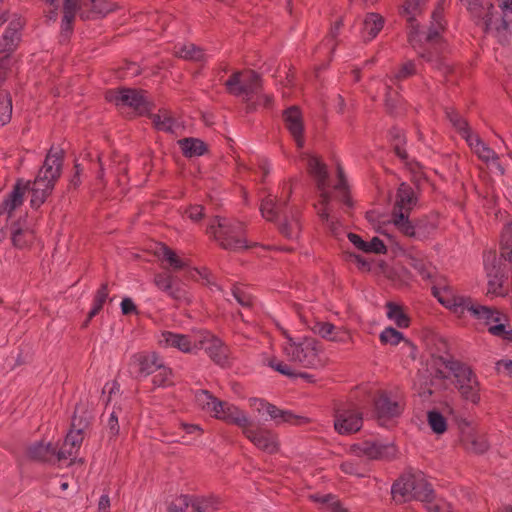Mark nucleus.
Returning a JSON list of instances; mask_svg holds the SVG:
<instances>
[{"label":"nucleus","mask_w":512,"mask_h":512,"mask_svg":"<svg viewBox=\"0 0 512 512\" xmlns=\"http://www.w3.org/2000/svg\"><path fill=\"white\" fill-rule=\"evenodd\" d=\"M64 151L52 146L39 169L34 181H30L28 190L31 193L30 205L38 209L51 195L56 182L61 176Z\"/></svg>","instance_id":"obj_1"},{"label":"nucleus","mask_w":512,"mask_h":512,"mask_svg":"<svg viewBox=\"0 0 512 512\" xmlns=\"http://www.w3.org/2000/svg\"><path fill=\"white\" fill-rule=\"evenodd\" d=\"M432 293L441 305L458 316L468 311L486 326L491 324L494 317H497L498 310L474 303L470 297L458 294L451 286H435Z\"/></svg>","instance_id":"obj_2"},{"label":"nucleus","mask_w":512,"mask_h":512,"mask_svg":"<svg viewBox=\"0 0 512 512\" xmlns=\"http://www.w3.org/2000/svg\"><path fill=\"white\" fill-rule=\"evenodd\" d=\"M433 488L421 471H407L403 473L392 485L391 494L396 503H405L411 500H428Z\"/></svg>","instance_id":"obj_3"},{"label":"nucleus","mask_w":512,"mask_h":512,"mask_svg":"<svg viewBox=\"0 0 512 512\" xmlns=\"http://www.w3.org/2000/svg\"><path fill=\"white\" fill-rule=\"evenodd\" d=\"M117 9V5L108 0H89V2L79 3V0H64L62 33L72 32L73 22L77 11L83 20L103 18L110 12Z\"/></svg>","instance_id":"obj_4"},{"label":"nucleus","mask_w":512,"mask_h":512,"mask_svg":"<svg viewBox=\"0 0 512 512\" xmlns=\"http://www.w3.org/2000/svg\"><path fill=\"white\" fill-rule=\"evenodd\" d=\"M287 342L283 346V352L287 359L303 368H317L322 365V347L318 340L312 337H303L294 340L284 331Z\"/></svg>","instance_id":"obj_5"},{"label":"nucleus","mask_w":512,"mask_h":512,"mask_svg":"<svg viewBox=\"0 0 512 512\" xmlns=\"http://www.w3.org/2000/svg\"><path fill=\"white\" fill-rule=\"evenodd\" d=\"M207 233L226 250L238 251L251 247L245 236V225L237 220L216 217L208 226Z\"/></svg>","instance_id":"obj_6"},{"label":"nucleus","mask_w":512,"mask_h":512,"mask_svg":"<svg viewBox=\"0 0 512 512\" xmlns=\"http://www.w3.org/2000/svg\"><path fill=\"white\" fill-rule=\"evenodd\" d=\"M238 426L245 438H247L257 449L267 453L276 454L280 450L278 434L268 428L257 426L248 417L246 412L240 410L232 423Z\"/></svg>","instance_id":"obj_7"},{"label":"nucleus","mask_w":512,"mask_h":512,"mask_svg":"<svg viewBox=\"0 0 512 512\" xmlns=\"http://www.w3.org/2000/svg\"><path fill=\"white\" fill-rule=\"evenodd\" d=\"M444 365L454 377V385L460 397L473 405H479L481 402V384L474 371L468 365L457 360H447Z\"/></svg>","instance_id":"obj_8"},{"label":"nucleus","mask_w":512,"mask_h":512,"mask_svg":"<svg viewBox=\"0 0 512 512\" xmlns=\"http://www.w3.org/2000/svg\"><path fill=\"white\" fill-rule=\"evenodd\" d=\"M195 402L200 409L209 413L216 419L232 424L240 412V408L226 401L219 400L207 390L195 393Z\"/></svg>","instance_id":"obj_9"},{"label":"nucleus","mask_w":512,"mask_h":512,"mask_svg":"<svg viewBox=\"0 0 512 512\" xmlns=\"http://www.w3.org/2000/svg\"><path fill=\"white\" fill-rule=\"evenodd\" d=\"M106 99L119 108H131L136 114L144 115L151 111V103L142 90L132 88L112 89L106 92Z\"/></svg>","instance_id":"obj_10"},{"label":"nucleus","mask_w":512,"mask_h":512,"mask_svg":"<svg viewBox=\"0 0 512 512\" xmlns=\"http://www.w3.org/2000/svg\"><path fill=\"white\" fill-rule=\"evenodd\" d=\"M225 86L230 94L249 101L261 88V79L255 71H238L229 77Z\"/></svg>","instance_id":"obj_11"},{"label":"nucleus","mask_w":512,"mask_h":512,"mask_svg":"<svg viewBox=\"0 0 512 512\" xmlns=\"http://www.w3.org/2000/svg\"><path fill=\"white\" fill-rule=\"evenodd\" d=\"M405 406V398L398 392L381 391L374 400L375 413L379 421L399 417Z\"/></svg>","instance_id":"obj_12"},{"label":"nucleus","mask_w":512,"mask_h":512,"mask_svg":"<svg viewBox=\"0 0 512 512\" xmlns=\"http://www.w3.org/2000/svg\"><path fill=\"white\" fill-rule=\"evenodd\" d=\"M251 405L255 407L258 413L264 411L275 424H290L294 426H303L310 423V419L303 415H297L291 410H283L263 399H252Z\"/></svg>","instance_id":"obj_13"},{"label":"nucleus","mask_w":512,"mask_h":512,"mask_svg":"<svg viewBox=\"0 0 512 512\" xmlns=\"http://www.w3.org/2000/svg\"><path fill=\"white\" fill-rule=\"evenodd\" d=\"M163 358L154 351H141L130 358L129 367L136 379H144L161 367Z\"/></svg>","instance_id":"obj_14"},{"label":"nucleus","mask_w":512,"mask_h":512,"mask_svg":"<svg viewBox=\"0 0 512 512\" xmlns=\"http://www.w3.org/2000/svg\"><path fill=\"white\" fill-rule=\"evenodd\" d=\"M363 424L362 412L355 406L341 408L336 411L334 428L341 435L359 431Z\"/></svg>","instance_id":"obj_15"},{"label":"nucleus","mask_w":512,"mask_h":512,"mask_svg":"<svg viewBox=\"0 0 512 512\" xmlns=\"http://www.w3.org/2000/svg\"><path fill=\"white\" fill-rule=\"evenodd\" d=\"M76 421L77 417L74 415L72 419V428L68 432L62 447L57 452L58 460L70 459L72 461L79 452V449L84 439L83 429L86 427L87 424L85 423L83 426H81L82 421L80 420L79 424H77Z\"/></svg>","instance_id":"obj_16"},{"label":"nucleus","mask_w":512,"mask_h":512,"mask_svg":"<svg viewBox=\"0 0 512 512\" xmlns=\"http://www.w3.org/2000/svg\"><path fill=\"white\" fill-rule=\"evenodd\" d=\"M485 270L487 276L486 296L490 298L506 296L509 290L503 269L495 263H485Z\"/></svg>","instance_id":"obj_17"},{"label":"nucleus","mask_w":512,"mask_h":512,"mask_svg":"<svg viewBox=\"0 0 512 512\" xmlns=\"http://www.w3.org/2000/svg\"><path fill=\"white\" fill-rule=\"evenodd\" d=\"M310 175L315 179L317 188L320 191V205H328L331 199L328 187L327 166L318 157L310 156L307 163Z\"/></svg>","instance_id":"obj_18"},{"label":"nucleus","mask_w":512,"mask_h":512,"mask_svg":"<svg viewBox=\"0 0 512 512\" xmlns=\"http://www.w3.org/2000/svg\"><path fill=\"white\" fill-rule=\"evenodd\" d=\"M200 349H204L209 355L211 360L218 365H225L228 362V347L222 342L221 339L204 333L199 339Z\"/></svg>","instance_id":"obj_19"},{"label":"nucleus","mask_w":512,"mask_h":512,"mask_svg":"<svg viewBox=\"0 0 512 512\" xmlns=\"http://www.w3.org/2000/svg\"><path fill=\"white\" fill-rule=\"evenodd\" d=\"M30 181L19 179L16 181L11 192H9L0 204V215L7 214L12 217L13 212L21 207L24 202V196L28 191Z\"/></svg>","instance_id":"obj_20"},{"label":"nucleus","mask_w":512,"mask_h":512,"mask_svg":"<svg viewBox=\"0 0 512 512\" xmlns=\"http://www.w3.org/2000/svg\"><path fill=\"white\" fill-rule=\"evenodd\" d=\"M24 26V20L14 15L8 23V26L0 39V53L10 54L18 46L21 39V30Z\"/></svg>","instance_id":"obj_21"},{"label":"nucleus","mask_w":512,"mask_h":512,"mask_svg":"<svg viewBox=\"0 0 512 512\" xmlns=\"http://www.w3.org/2000/svg\"><path fill=\"white\" fill-rule=\"evenodd\" d=\"M159 344L165 347L177 348L183 353H192L200 349L199 340H192L188 335L171 331L162 332Z\"/></svg>","instance_id":"obj_22"},{"label":"nucleus","mask_w":512,"mask_h":512,"mask_svg":"<svg viewBox=\"0 0 512 512\" xmlns=\"http://www.w3.org/2000/svg\"><path fill=\"white\" fill-rule=\"evenodd\" d=\"M311 330L328 341L344 344L352 341V336L347 330L342 327H336L330 322L315 321L311 326Z\"/></svg>","instance_id":"obj_23"},{"label":"nucleus","mask_w":512,"mask_h":512,"mask_svg":"<svg viewBox=\"0 0 512 512\" xmlns=\"http://www.w3.org/2000/svg\"><path fill=\"white\" fill-rule=\"evenodd\" d=\"M12 245L18 249L28 248L35 240L33 230L28 226L26 217L19 218L10 225Z\"/></svg>","instance_id":"obj_24"},{"label":"nucleus","mask_w":512,"mask_h":512,"mask_svg":"<svg viewBox=\"0 0 512 512\" xmlns=\"http://www.w3.org/2000/svg\"><path fill=\"white\" fill-rule=\"evenodd\" d=\"M283 119L287 130L294 138L298 148L304 146V125L302 120V114L298 107L292 106L286 109L283 113Z\"/></svg>","instance_id":"obj_25"},{"label":"nucleus","mask_w":512,"mask_h":512,"mask_svg":"<svg viewBox=\"0 0 512 512\" xmlns=\"http://www.w3.org/2000/svg\"><path fill=\"white\" fill-rule=\"evenodd\" d=\"M355 455L366 457L371 460H379L387 458L394 453V447L391 445H383L378 442L364 441L352 447Z\"/></svg>","instance_id":"obj_26"},{"label":"nucleus","mask_w":512,"mask_h":512,"mask_svg":"<svg viewBox=\"0 0 512 512\" xmlns=\"http://www.w3.org/2000/svg\"><path fill=\"white\" fill-rule=\"evenodd\" d=\"M416 204L414 189L406 183H401L397 189L392 214H410Z\"/></svg>","instance_id":"obj_27"},{"label":"nucleus","mask_w":512,"mask_h":512,"mask_svg":"<svg viewBox=\"0 0 512 512\" xmlns=\"http://www.w3.org/2000/svg\"><path fill=\"white\" fill-rule=\"evenodd\" d=\"M445 0H441L444 2ZM442 3H439L438 7L432 14V23L427 32H423V36L427 42H436L440 38L441 32L444 30L443 17H442ZM422 33L415 31L410 34L409 41L414 44L416 36H421Z\"/></svg>","instance_id":"obj_28"},{"label":"nucleus","mask_w":512,"mask_h":512,"mask_svg":"<svg viewBox=\"0 0 512 512\" xmlns=\"http://www.w3.org/2000/svg\"><path fill=\"white\" fill-rule=\"evenodd\" d=\"M291 193L292 187L289 185L287 187V195L285 198L281 197L278 200L272 195H269L265 199H263L260 205V211L262 216L268 221H274L278 217L279 213L282 211V208L287 204Z\"/></svg>","instance_id":"obj_29"},{"label":"nucleus","mask_w":512,"mask_h":512,"mask_svg":"<svg viewBox=\"0 0 512 512\" xmlns=\"http://www.w3.org/2000/svg\"><path fill=\"white\" fill-rule=\"evenodd\" d=\"M465 141L473 153L482 162L488 164L498 161L499 157L497 153L492 148H490L478 134L473 133L471 136H468V139Z\"/></svg>","instance_id":"obj_30"},{"label":"nucleus","mask_w":512,"mask_h":512,"mask_svg":"<svg viewBox=\"0 0 512 512\" xmlns=\"http://www.w3.org/2000/svg\"><path fill=\"white\" fill-rule=\"evenodd\" d=\"M476 23L481 25L485 32H501L509 29L512 25V18L506 17L503 13L495 14L494 9H488L487 16L480 18Z\"/></svg>","instance_id":"obj_31"},{"label":"nucleus","mask_w":512,"mask_h":512,"mask_svg":"<svg viewBox=\"0 0 512 512\" xmlns=\"http://www.w3.org/2000/svg\"><path fill=\"white\" fill-rule=\"evenodd\" d=\"M299 214L297 208H291L289 216H285L284 221L279 225L280 233L288 239H297L300 235Z\"/></svg>","instance_id":"obj_32"},{"label":"nucleus","mask_w":512,"mask_h":512,"mask_svg":"<svg viewBox=\"0 0 512 512\" xmlns=\"http://www.w3.org/2000/svg\"><path fill=\"white\" fill-rule=\"evenodd\" d=\"M27 455L32 460L49 462L57 457V452L52 443L37 442L28 447Z\"/></svg>","instance_id":"obj_33"},{"label":"nucleus","mask_w":512,"mask_h":512,"mask_svg":"<svg viewBox=\"0 0 512 512\" xmlns=\"http://www.w3.org/2000/svg\"><path fill=\"white\" fill-rule=\"evenodd\" d=\"M156 255L162 263H167V266L174 271L184 269L188 266V261L184 258H181L173 249L167 245H161L158 248Z\"/></svg>","instance_id":"obj_34"},{"label":"nucleus","mask_w":512,"mask_h":512,"mask_svg":"<svg viewBox=\"0 0 512 512\" xmlns=\"http://www.w3.org/2000/svg\"><path fill=\"white\" fill-rule=\"evenodd\" d=\"M384 26V19L377 13H368L363 21L362 37L365 41H371Z\"/></svg>","instance_id":"obj_35"},{"label":"nucleus","mask_w":512,"mask_h":512,"mask_svg":"<svg viewBox=\"0 0 512 512\" xmlns=\"http://www.w3.org/2000/svg\"><path fill=\"white\" fill-rule=\"evenodd\" d=\"M461 442L466 451L475 454H482L488 450L489 444L485 436L468 432L462 436Z\"/></svg>","instance_id":"obj_36"},{"label":"nucleus","mask_w":512,"mask_h":512,"mask_svg":"<svg viewBox=\"0 0 512 512\" xmlns=\"http://www.w3.org/2000/svg\"><path fill=\"white\" fill-rule=\"evenodd\" d=\"M460 2L468 10L475 22L487 16L488 9H494L493 4L489 0H460Z\"/></svg>","instance_id":"obj_37"},{"label":"nucleus","mask_w":512,"mask_h":512,"mask_svg":"<svg viewBox=\"0 0 512 512\" xmlns=\"http://www.w3.org/2000/svg\"><path fill=\"white\" fill-rule=\"evenodd\" d=\"M508 320L501 312H497V317H494L491 324L488 326V331L497 337L512 341V329H509Z\"/></svg>","instance_id":"obj_38"},{"label":"nucleus","mask_w":512,"mask_h":512,"mask_svg":"<svg viewBox=\"0 0 512 512\" xmlns=\"http://www.w3.org/2000/svg\"><path fill=\"white\" fill-rule=\"evenodd\" d=\"M408 264L414 268L420 276L425 279H431L435 273V267L426 261L420 254H409L407 256Z\"/></svg>","instance_id":"obj_39"},{"label":"nucleus","mask_w":512,"mask_h":512,"mask_svg":"<svg viewBox=\"0 0 512 512\" xmlns=\"http://www.w3.org/2000/svg\"><path fill=\"white\" fill-rule=\"evenodd\" d=\"M182 153L186 157L201 156L206 153L207 145L197 138H184L178 141Z\"/></svg>","instance_id":"obj_40"},{"label":"nucleus","mask_w":512,"mask_h":512,"mask_svg":"<svg viewBox=\"0 0 512 512\" xmlns=\"http://www.w3.org/2000/svg\"><path fill=\"white\" fill-rule=\"evenodd\" d=\"M387 317L393 321L399 328H407L410 325V319L408 315L403 311L402 307L393 303L388 302L386 304Z\"/></svg>","instance_id":"obj_41"},{"label":"nucleus","mask_w":512,"mask_h":512,"mask_svg":"<svg viewBox=\"0 0 512 512\" xmlns=\"http://www.w3.org/2000/svg\"><path fill=\"white\" fill-rule=\"evenodd\" d=\"M446 116L463 139L467 140L468 136H471L474 133L469 127L467 121L455 110H447Z\"/></svg>","instance_id":"obj_42"},{"label":"nucleus","mask_w":512,"mask_h":512,"mask_svg":"<svg viewBox=\"0 0 512 512\" xmlns=\"http://www.w3.org/2000/svg\"><path fill=\"white\" fill-rule=\"evenodd\" d=\"M446 116L463 139L467 140L468 136H471L474 133L469 127L467 121L455 110H447Z\"/></svg>","instance_id":"obj_43"},{"label":"nucleus","mask_w":512,"mask_h":512,"mask_svg":"<svg viewBox=\"0 0 512 512\" xmlns=\"http://www.w3.org/2000/svg\"><path fill=\"white\" fill-rule=\"evenodd\" d=\"M174 49V53L177 57L195 61H201L204 59L203 50L192 43L175 46Z\"/></svg>","instance_id":"obj_44"},{"label":"nucleus","mask_w":512,"mask_h":512,"mask_svg":"<svg viewBox=\"0 0 512 512\" xmlns=\"http://www.w3.org/2000/svg\"><path fill=\"white\" fill-rule=\"evenodd\" d=\"M417 73L416 65L413 61L408 60L403 62L397 69H395L389 76L390 81L399 82L406 80Z\"/></svg>","instance_id":"obj_45"},{"label":"nucleus","mask_w":512,"mask_h":512,"mask_svg":"<svg viewBox=\"0 0 512 512\" xmlns=\"http://www.w3.org/2000/svg\"><path fill=\"white\" fill-rule=\"evenodd\" d=\"M161 291L175 301H190L184 285L180 283L178 278L173 280L169 285L165 286V288Z\"/></svg>","instance_id":"obj_46"},{"label":"nucleus","mask_w":512,"mask_h":512,"mask_svg":"<svg viewBox=\"0 0 512 512\" xmlns=\"http://www.w3.org/2000/svg\"><path fill=\"white\" fill-rule=\"evenodd\" d=\"M151 120L155 128L159 131L173 132L174 130L175 121L167 111H159L157 114H152Z\"/></svg>","instance_id":"obj_47"},{"label":"nucleus","mask_w":512,"mask_h":512,"mask_svg":"<svg viewBox=\"0 0 512 512\" xmlns=\"http://www.w3.org/2000/svg\"><path fill=\"white\" fill-rule=\"evenodd\" d=\"M12 117V99L7 91H0V127L8 124Z\"/></svg>","instance_id":"obj_48"},{"label":"nucleus","mask_w":512,"mask_h":512,"mask_svg":"<svg viewBox=\"0 0 512 512\" xmlns=\"http://www.w3.org/2000/svg\"><path fill=\"white\" fill-rule=\"evenodd\" d=\"M173 372L172 369L165 365L164 360L161 363V367L157 368L155 375L152 378V383L155 387H167L173 383Z\"/></svg>","instance_id":"obj_49"},{"label":"nucleus","mask_w":512,"mask_h":512,"mask_svg":"<svg viewBox=\"0 0 512 512\" xmlns=\"http://www.w3.org/2000/svg\"><path fill=\"white\" fill-rule=\"evenodd\" d=\"M501 255L512 262V222L507 224L501 234Z\"/></svg>","instance_id":"obj_50"},{"label":"nucleus","mask_w":512,"mask_h":512,"mask_svg":"<svg viewBox=\"0 0 512 512\" xmlns=\"http://www.w3.org/2000/svg\"><path fill=\"white\" fill-rule=\"evenodd\" d=\"M108 295V285L107 283H103L94 296L93 307L88 314V320H91L100 312L108 298Z\"/></svg>","instance_id":"obj_51"},{"label":"nucleus","mask_w":512,"mask_h":512,"mask_svg":"<svg viewBox=\"0 0 512 512\" xmlns=\"http://www.w3.org/2000/svg\"><path fill=\"white\" fill-rule=\"evenodd\" d=\"M410 214H392V221L400 232L408 237L415 236V227L409 221Z\"/></svg>","instance_id":"obj_52"},{"label":"nucleus","mask_w":512,"mask_h":512,"mask_svg":"<svg viewBox=\"0 0 512 512\" xmlns=\"http://www.w3.org/2000/svg\"><path fill=\"white\" fill-rule=\"evenodd\" d=\"M428 424L432 431L437 434H443L447 430L445 417L438 411H429L427 414Z\"/></svg>","instance_id":"obj_53"},{"label":"nucleus","mask_w":512,"mask_h":512,"mask_svg":"<svg viewBox=\"0 0 512 512\" xmlns=\"http://www.w3.org/2000/svg\"><path fill=\"white\" fill-rule=\"evenodd\" d=\"M429 512H451V506L449 503L442 499L435 497L434 491L428 500L422 501Z\"/></svg>","instance_id":"obj_54"},{"label":"nucleus","mask_w":512,"mask_h":512,"mask_svg":"<svg viewBox=\"0 0 512 512\" xmlns=\"http://www.w3.org/2000/svg\"><path fill=\"white\" fill-rule=\"evenodd\" d=\"M327 205H321V207L318 208L316 205V208L318 209V215L321 218V220L327 225V227L330 229L331 233L335 236H337L340 233L341 224L338 220L331 218L329 216V213L327 211Z\"/></svg>","instance_id":"obj_55"},{"label":"nucleus","mask_w":512,"mask_h":512,"mask_svg":"<svg viewBox=\"0 0 512 512\" xmlns=\"http://www.w3.org/2000/svg\"><path fill=\"white\" fill-rule=\"evenodd\" d=\"M379 339L383 344L398 345L404 340V335L392 327H387L380 333Z\"/></svg>","instance_id":"obj_56"},{"label":"nucleus","mask_w":512,"mask_h":512,"mask_svg":"<svg viewBox=\"0 0 512 512\" xmlns=\"http://www.w3.org/2000/svg\"><path fill=\"white\" fill-rule=\"evenodd\" d=\"M337 174H338L339 182L335 186V189L340 192V194L342 196V201L345 204L349 205L350 198H349L347 181H346V178H345V175H344V170H343V168H342V166L340 164L337 165Z\"/></svg>","instance_id":"obj_57"},{"label":"nucleus","mask_w":512,"mask_h":512,"mask_svg":"<svg viewBox=\"0 0 512 512\" xmlns=\"http://www.w3.org/2000/svg\"><path fill=\"white\" fill-rule=\"evenodd\" d=\"M232 294L236 301L243 307H250L253 305V297L246 292L242 287L240 286H234L232 289Z\"/></svg>","instance_id":"obj_58"},{"label":"nucleus","mask_w":512,"mask_h":512,"mask_svg":"<svg viewBox=\"0 0 512 512\" xmlns=\"http://www.w3.org/2000/svg\"><path fill=\"white\" fill-rule=\"evenodd\" d=\"M268 365L274 369L275 371L288 376V377H296V372L288 365L277 358H272L269 360Z\"/></svg>","instance_id":"obj_59"},{"label":"nucleus","mask_w":512,"mask_h":512,"mask_svg":"<svg viewBox=\"0 0 512 512\" xmlns=\"http://www.w3.org/2000/svg\"><path fill=\"white\" fill-rule=\"evenodd\" d=\"M425 0H404L402 5V14L406 15L408 20L413 19V15L424 4Z\"/></svg>","instance_id":"obj_60"},{"label":"nucleus","mask_w":512,"mask_h":512,"mask_svg":"<svg viewBox=\"0 0 512 512\" xmlns=\"http://www.w3.org/2000/svg\"><path fill=\"white\" fill-rule=\"evenodd\" d=\"M340 468L344 473L355 475L357 477H364L366 475L365 471L361 469L359 464L352 460L344 461Z\"/></svg>","instance_id":"obj_61"},{"label":"nucleus","mask_w":512,"mask_h":512,"mask_svg":"<svg viewBox=\"0 0 512 512\" xmlns=\"http://www.w3.org/2000/svg\"><path fill=\"white\" fill-rule=\"evenodd\" d=\"M175 279L169 272H159L154 275L153 283L161 291Z\"/></svg>","instance_id":"obj_62"},{"label":"nucleus","mask_w":512,"mask_h":512,"mask_svg":"<svg viewBox=\"0 0 512 512\" xmlns=\"http://www.w3.org/2000/svg\"><path fill=\"white\" fill-rule=\"evenodd\" d=\"M179 496H184L188 499L186 501L187 508L191 507V512H205L204 500L202 498L188 494H180Z\"/></svg>","instance_id":"obj_63"},{"label":"nucleus","mask_w":512,"mask_h":512,"mask_svg":"<svg viewBox=\"0 0 512 512\" xmlns=\"http://www.w3.org/2000/svg\"><path fill=\"white\" fill-rule=\"evenodd\" d=\"M188 499L184 496H176L175 499L169 503L167 512H185L187 509Z\"/></svg>","instance_id":"obj_64"}]
</instances>
